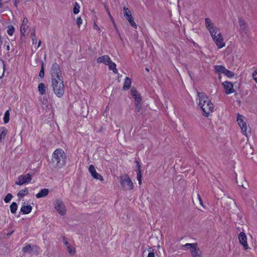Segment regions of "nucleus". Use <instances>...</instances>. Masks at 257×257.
<instances>
[{"instance_id":"obj_1","label":"nucleus","mask_w":257,"mask_h":257,"mask_svg":"<svg viewBox=\"0 0 257 257\" xmlns=\"http://www.w3.org/2000/svg\"><path fill=\"white\" fill-rule=\"evenodd\" d=\"M51 86L55 95L60 98L62 97L65 92L63 78L60 66L58 64L54 63L51 69Z\"/></svg>"},{"instance_id":"obj_2","label":"nucleus","mask_w":257,"mask_h":257,"mask_svg":"<svg viewBox=\"0 0 257 257\" xmlns=\"http://www.w3.org/2000/svg\"><path fill=\"white\" fill-rule=\"evenodd\" d=\"M198 105L204 112V115L208 116L213 111L214 105L211 102L207 95L204 92H198Z\"/></svg>"},{"instance_id":"obj_3","label":"nucleus","mask_w":257,"mask_h":257,"mask_svg":"<svg viewBox=\"0 0 257 257\" xmlns=\"http://www.w3.org/2000/svg\"><path fill=\"white\" fill-rule=\"evenodd\" d=\"M66 159L67 155L62 149H57L52 154V163L57 170L65 166Z\"/></svg>"},{"instance_id":"obj_4","label":"nucleus","mask_w":257,"mask_h":257,"mask_svg":"<svg viewBox=\"0 0 257 257\" xmlns=\"http://www.w3.org/2000/svg\"><path fill=\"white\" fill-rule=\"evenodd\" d=\"M244 116L238 114L237 117V121L241 130L243 134L247 137L248 133H250V129L249 127L246 125V122L244 121Z\"/></svg>"},{"instance_id":"obj_5","label":"nucleus","mask_w":257,"mask_h":257,"mask_svg":"<svg viewBox=\"0 0 257 257\" xmlns=\"http://www.w3.org/2000/svg\"><path fill=\"white\" fill-rule=\"evenodd\" d=\"M120 183L121 186L126 190H132L134 188V184L129 176L125 174L120 178Z\"/></svg>"},{"instance_id":"obj_6","label":"nucleus","mask_w":257,"mask_h":257,"mask_svg":"<svg viewBox=\"0 0 257 257\" xmlns=\"http://www.w3.org/2000/svg\"><path fill=\"white\" fill-rule=\"evenodd\" d=\"M123 11L124 17L128 21L131 26L134 28H137V25L134 20L131 11L127 8L124 7Z\"/></svg>"},{"instance_id":"obj_7","label":"nucleus","mask_w":257,"mask_h":257,"mask_svg":"<svg viewBox=\"0 0 257 257\" xmlns=\"http://www.w3.org/2000/svg\"><path fill=\"white\" fill-rule=\"evenodd\" d=\"M55 208L61 215H64L66 213L65 206L63 202L60 200H56L55 202Z\"/></svg>"},{"instance_id":"obj_8","label":"nucleus","mask_w":257,"mask_h":257,"mask_svg":"<svg viewBox=\"0 0 257 257\" xmlns=\"http://www.w3.org/2000/svg\"><path fill=\"white\" fill-rule=\"evenodd\" d=\"M32 180L31 175L30 174L22 175L18 178V181L16 182L17 185H21L25 183H29Z\"/></svg>"},{"instance_id":"obj_9","label":"nucleus","mask_w":257,"mask_h":257,"mask_svg":"<svg viewBox=\"0 0 257 257\" xmlns=\"http://www.w3.org/2000/svg\"><path fill=\"white\" fill-rule=\"evenodd\" d=\"M212 39L218 49H221L225 46V43L220 32H218L217 36L214 37Z\"/></svg>"},{"instance_id":"obj_10","label":"nucleus","mask_w":257,"mask_h":257,"mask_svg":"<svg viewBox=\"0 0 257 257\" xmlns=\"http://www.w3.org/2000/svg\"><path fill=\"white\" fill-rule=\"evenodd\" d=\"M88 170L89 173L91 174V175L94 179L99 180L101 182L104 181L102 176L96 171L95 167L93 165L89 166Z\"/></svg>"},{"instance_id":"obj_11","label":"nucleus","mask_w":257,"mask_h":257,"mask_svg":"<svg viewBox=\"0 0 257 257\" xmlns=\"http://www.w3.org/2000/svg\"><path fill=\"white\" fill-rule=\"evenodd\" d=\"M238 239L240 243L243 246L244 249L246 250L248 248V246L247 243V237L243 232H241L238 234Z\"/></svg>"},{"instance_id":"obj_12","label":"nucleus","mask_w":257,"mask_h":257,"mask_svg":"<svg viewBox=\"0 0 257 257\" xmlns=\"http://www.w3.org/2000/svg\"><path fill=\"white\" fill-rule=\"evenodd\" d=\"M35 250L36 252H38L39 247L36 245L32 246L31 244H28L23 248V251L24 253H31L33 250Z\"/></svg>"},{"instance_id":"obj_13","label":"nucleus","mask_w":257,"mask_h":257,"mask_svg":"<svg viewBox=\"0 0 257 257\" xmlns=\"http://www.w3.org/2000/svg\"><path fill=\"white\" fill-rule=\"evenodd\" d=\"M223 85L226 93L230 94L234 91L233 84L231 82L225 81L224 83H223Z\"/></svg>"},{"instance_id":"obj_14","label":"nucleus","mask_w":257,"mask_h":257,"mask_svg":"<svg viewBox=\"0 0 257 257\" xmlns=\"http://www.w3.org/2000/svg\"><path fill=\"white\" fill-rule=\"evenodd\" d=\"M238 23L239 25L240 26V29L241 30V31L244 32L245 33H246L248 25L246 23L245 21L241 18H239Z\"/></svg>"},{"instance_id":"obj_15","label":"nucleus","mask_w":257,"mask_h":257,"mask_svg":"<svg viewBox=\"0 0 257 257\" xmlns=\"http://www.w3.org/2000/svg\"><path fill=\"white\" fill-rule=\"evenodd\" d=\"M131 94L132 96L135 99V101H137V100L142 101L141 95L135 87L131 88Z\"/></svg>"},{"instance_id":"obj_16","label":"nucleus","mask_w":257,"mask_h":257,"mask_svg":"<svg viewBox=\"0 0 257 257\" xmlns=\"http://www.w3.org/2000/svg\"><path fill=\"white\" fill-rule=\"evenodd\" d=\"M110 60L111 59L108 55H103L98 57L96 61L97 63H103L106 65L107 63L110 61Z\"/></svg>"},{"instance_id":"obj_17","label":"nucleus","mask_w":257,"mask_h":257,"mask_svg":"<svg viewBox=\"0 0 257 257\" xmlns=\"http://www.w3.org/2000/svg\"><path fill=\"white\" fill-rule=\"evenodd\" d=\"M131 84H132L131 79L130 78H129L128 77H126L124 79L123 86L122 87L123 89L124 90H128L130 88V87L131 86Z\"/></svg>"},{"instance_id":"obj_18","label":"nucleus","mask_w":257,"mask_h":257,"mask_svg":"<svg viewBox=\"0 0 257 257\" xmlns=\"http://www.w3.org/2000/svg\"><path fill=\"white\" fill-rule=\"evenodd\" d=\"M49 190L46 188L41 189L40 192L36 195L37 198L44 197L48 194Z\"/></svg>"},{"instance_id":"obj_19","label":"nucleus","mask_w":257,"mask_h":257,"mask_svg":"<svg viewBox=\"0 0 257 257\" xmlns=\"http://www.w3.org/2000/svg\"><path fill=\"white\" fill-rule=\"evenodd\" d=\"M28 23V19L27 18H25L23 20L22 25L21 27V33L24 34L27 30L28 26L27 24Z\"/></svg>"},{"instance_id":"obj_20","label":"nucleus","mask_w":257,"mask_h":257,"mask_svg":"<svg viewBox=\"0 0 257 257\" xmlns=\"http://www.w3.org/2000/svg\"><path fill=\"white\" fill-rule=\"evenodd\" d=\"M32 207L29 205H23L21 208V211L23 212L24 214H27L30 213L32 211Z\"/></svg>"},{"instance_id":"obj_21","label":"nucleus","mask_w":257,"mask_h":257,"mask_svg":"<svg viewBox=\"0 0 257 257\" xmlns=\"http://www.w3.org/2000/svg\"><path fill=\"white\" fill-rule=\"evenodd\" d=\"M190 252L193 257H201V251L198 246L191 249Z\"/></svg>"},{"instance_id":"obj_22","label":"nucleus","mask_w":257,"mask_h":257,"mask_svg":"<svg viewBox=\"0 0 257 257\" xmlns=\"http://www.w3.org/2000/svg\"><path fill=\"white\" fill-rule=\"evenodd\" d=\"M137 167L138 168V170L137 171V179L139 181V183L140 185L142 184V173L141 170V165L138 161H136Z\"/></svg>"},{"instance_id":"obj_23","label":"nucleus","mask_w":257,"mask_h":257,"mask_svg":"<svg viewBox=\"0 0 257 257\" xmlns=\"http://www.w3.org/2000/svg\"><path fill=\"white\" fill-rule=\"evenodd\" d=\"M109 66V69L110 70H112L114 74H117L118 72V71L117 69L116 68V64L113 62L111 60L109 61L108 63H107V65Z\"/></svg>"},{"instance_id":"obj_24","label":"nucleus","mask_w":257,"mask_h":257,"mask_svg":"<svg viewBox=\"0 0 257 257\" xmlns=\"http://www.w3.org/2000/svg\"><path fill=\"white\" fill-rule=\"evenodd\" d=\"M205 22L206 27L208 30L213 28V27H215L214 26V24L212 23L211 20L209 18H206L205 19Z\"/></svg>"},{"instance_id":"obj_25","label":"nucleus","mask_w":257,"mask_h":257,"mask_svg":"<svg viewBox=\"0 0 257 257\" xmlns=\"http://www.w3.org/2000/svg\"><path fill=\"white\" fill-rule=\"evenodd\" d=\"M38 90L41 95H44L46 93V87L43 83H40L38 85Z\"/></svg>"},{"instance_id":"obj_26","label":"nucleus","mask_w":257,"mask_h":257,"mask_svg":"<svg viewBox=\"0 0 257 257\" xmlns=\"http://www.w3.org/2000/svg\"><path fill=\"white\" fill-rule=\"evenodd\" d=\"M64 243L65 244V245L67 247V251L71 254H74V252H75V249L70 246L69 243H68V241H67L66 240L64 242Z\"/></svg>"},{"instance_id":"obj_27","label":"nucleus","mask_w":257,"mask_h":257,"mask_svg":"<svg viewBox=\"0 0 257 257\" xmlns=\"http://www.w3.org/2000/svg\"><path fill=\"white\" fill-rule=\"evenodd\" d=\"M142 101H138L137 100V101H135V109H136V112H140L141 109H142V104H141Z\"/></svg>"},{"instance_id":"obj_28","label":"nucleus","mask_w":257,"mask_h":257,"mask_svg":"<svg viewBox=\"0 0 257 257\" xmlns=\"http://www.w3.org/2000/svg\"><path fill=\"white\" fill-rule=\"evenodd\" d=\"M209 31L210 33L212 38L217 36V34L219 32H218V29L216 27H213V28H212L210 30H209Z\"/></svg>"},{"instance_id":"obj_29","label":"nucleus","mask_w":257,"mask_h":257,"mask_svg":"<svg viewBox=\"0 0 257 257\" xmlns=\"http://www.w3.org/2000/svg\"><path fill=\"white\" fill-rule=\"evenodd\" d=\"M8 134V131L5 127L3 128V131L0 134V143L2 142V140L5 138Z\"/></svg>"},{"instance_id":"obj_30","label":"nucleus","mask_w":257,"mask_h":257,"mask_svg":"<svg viewBox=\"0 0 257 257\" xmlns=\"http://www.w3.org/2000/svg\"><path fill=\"white\" fill-rule=\"evenodd\" d=\"M18 209V205L16 202H13L10 205V210L12 213H15Z\"/></svg>"},{"instance_id":"obj_31","label":"nucleus","mask_w":257,"mask_h":257,"mask_svg":"<svg viewBox=\"0 0 257 257\" xmlns=\"http://www.w3.org/2000/svg\"><path fill=\"white\" fill-rule=\"evenodd\" d=\"M28 193V191L27 188L20 190L18 193L19 197H23Z\"/></svg>"},{"instance_id":"obj_32","label":"nucleus","mask_w":257,"mask_h":257,"mask_svg":"<svg viewBox=\"0 0 257 257\" xmlns=\"http://www.w3.org/2000/svg\"><path fill=\"white\" fill-rule=\"evenodd\" d=\"M10 111L8 110L5 113L4 117V122L5 123H7L10 120Z\"/></svg>"},{"instance_id":"obj_33","label":"nucleus","mask_w":257,"mask_h":257,"mask_svg":"<svg viewBox=\"0 0 257 257\" xmlns=\"http://www.w3.org/2000/svg\"><path fill=\"white\" fill-rule=\"evenodd\" d=\"M104 8H105V9L108 14V15L109 16V17L110 18V19L111 20V21H112V22L114 24V19L113 18V17H112L111 14H110V12L109 11V8L108 7V6H107V5L105 3H104Z\"/></svg>"},{"instance_id":"obj_34","label":"nucleus","mask_w":257,"mask_h":257,"mask_svg":"<svg viewBox=\"0 0 257 257\" xmlns=\"http://www.w3.org/2000/svg\"><path fill=\"white\" fill-rule=\"evenodd\" d=\"M226 68L225 67L222 65H217L215 66V70L217 72H219L222 73H224L225 70H226Z\"/></svg>"},{"instance_id":"obj_35","label":"nucleus","mask_w":257,"mask_h":257,"mask_svg":"<svg viewBox=\"0 0 257 257\" xmlns=\"http://www.w3.org/2000/svg\"><path fill=\"white\" fill-rule=\"evenodd\" d=\"M197 246V243H186L182 246V247H185L188 248H191V249H193L195 248V247Z\"/></svg>"},{"instance_id":"obj_36","label":"nucleus","mask_w":257,"mask_h":257,"mask_svg":"<svg viewBox=\"0 0 257 257\" xmlns=\"http://www.w3.org/2000/svg\"><path fill=\"white\" fill-rule=\"evenodd\" d=\"M79 9H80V7H79V5L78 4V3L77 2H76L75 3L73 10V13L74 14H77L79 12Z\"/></svg>"},{"instance_id":"obj_37","label":"nucleus","mask_w":257,"mask_h":257,"mask_svg":"<svg viewBox=\"0 0 257 257\" xmlns=\"http://www.w3.org/2000/svg\"><path fill=\"white\" fill-rule=\"evenodd\" d=\"M14 31H15L14 27L13 26H9L8 27L7 33L9 35L12 36L14 32Z\"/></svg>"},{"instance_id":"obj_38","label":"nucleus","mask_w":257,"mask_h":257,"mask_svg":"<svg viewBox=\"0 0 257 257\" xmlns=\"http://www.w3.org/2000/svg\"><path fill=\"white\" fill-rule=\"evenodd\" d=\"M32 40L33 44H36L37 43V39H36V35L35 34V28L33 29V32L32 33Z\"/></svg>"},{"instance_id":"obj_39","label":"nucleus","mask_w":257,"mask_h":257,"mask_svg":"<svg viewBox=\"0 0 257 257\" xmlns=\"http://www.w3.org/2000/svg\"><path fill=\"white\" fill-rule=\"evenodd\" d=\"M13 198V195L11 193H8L6 196L4 198V201L6 203L9 202L12 198Z\"/></svg>"},{"instance_id":"obj_40","label":"nucleus","mask_w":257,"mask_h":257,"mask_svg":"<svg viewBox=\"0 0 257 257\" xmlns=\"http://www.w3.org/2000/svg\"><path fill=\"white\" fill-rule=\"evenodd\" d=\"M224 74L230 78L233 77L234 75V73L233 72L230 71L227 69H226V70H225Z\"/></svg>"},{"instance_id":"obj_41","label":"nucleus","mask_w":257,"mask_h":257,"mask_svg":"<svg viewBox=\"0 0 257 257\" xmlns=\"http://www.w3.org/2000/svg\"><path fill=\"white\" fill-rule=\"evenodd\" d=\"M39 76L41 78H43L44 76V66H43V64H42V65L41 69L39 72Z\"/></svg>"},{"instance_id":"obj_42","label":"nucleus","mask_w":257,"mask_h":257,"mask_svg":"<svg viewBox=\"0 0 257 257\" xmlns=\"http://www.w3.org/2000/svg\"><path fill=\"white\" fill-rule=\"evenodd\" d=\"M252 78L257 83V69L253 72Z\"/></svg>"},{"instance_id":"obj_43","label":"nucleus","mask_w":257,"mask_h":257,"mask_svg":"<svg viewBox=\"0 0 257 257\" xmlns=\"http://www.w3.org/2000/svg\"><path fill=\"white\" fill-rule=\"evenodd\" d=\"M76 23H77V24L78 25V26L79 27H80V25H81L82 23V20L81 18V17H78L77 18Z\"/></svg>"},{"instance_id":"obj_44","label":"nucleus","mask_w":257,"mask_h":257,"mask_svg":"<svg viewBox=\"0 0 257 257\" xmlns=\"http://www.w3.org/2000/svg\"><path fill=\"white\" fill-rule=\"evenodd\" d=\"M93 28H94V29L96 30L97 31H99L100 30L99 27H98V26L95 23H94V24Z\"/></svg>"},{"instance_id":"obj_45","label":"nucleus","mask_w":257,"mask_h":257,"mask_svg":"<svg viewBox=\"0 0 257 257\" xmlns=\"http://www.w3.org/2000/svg\"><path fill=\"white\" fill-rule=\"evenodd\" d=\"M197 196H198V199H199V202H200V204H201L202 206H203V205H202V204H203V201H202V199H201V198L199 194H198V195H197Z\"/></svg>"},{"instance_id":"obj_46","label":"nucleus","mask_w":257,"mask_h":257,"mask_svg":"<svg viewBox=\"0 0 257 257\" xmlns=\"http://www.w3.org/2000/svg\"><path fill=\"white\" fill-rule=\"evenodd\" d=\"M147 257H155V254L153 252H149Z\"/></svg>"},{"instance_id":"obj_47","label":"nucleus","mask_w":257,"mask_h":257,"mask_svg":"<svg viewBox=\"0 0 257 257\" xmlns=\"http://www.w3.org/2000/svg\"><path fill=\"white\" fill-rule=\"evenodd\" d=\"M3 73L2 75L0 76L1 78H2L4 75V73L5 68V64L4 61H3Z\"/></svg>"},{"instance_id":"obj_48","label":"nucleus","mask_w":257,"mask_h":257,"mask_svg":"<svg viewBox=\"0 0 257 257\" xmlns=\"http://www.w3.org/2000/svg\"><path fill=\"white\" fill-rule=\"evenodd\" d=\"M19 2V0H15L14 5L16 7H17V3Z\"/></svg>"},{"instance_id":"obj_49","label":"nucleus","mask_w":257,"mask_h":257,"mask_svg":"<svg viewBox=\"0 0 257 257\" xmlns=\"http://www.w3.org/2000/svg\"><path fill=\"white\" fill-rule=\"evenodd\" d=\"M41 42L40 41L38 43V48H39L41 45Z\"/></svg>"},{"instance_id":"obj_50","label":"nucleus","mask_w":257,"mask_h":257,"mask_svg":"<svg viewBox=\"0 0 257 257\" xmlns=\"http://www.w3.org/2000/svg\"><path fill=\"white\" fill-rule=\"evenodd\" d=\"M7 50H10V46H8L7 47Z\"/></svg>"},{"instance_id":"obj_51","label":"nucleus","mask_w":257,"mask_h":257,"mask_svg":"<svg viewBox=\"0 0 257 257\" xmlns=\"http://www.w3.org/2000/svg\"><path fill=\"white\" fill-rule=\"evenodd\" d=\"M146 69V70L147 71H148V72H149V69L148 68H147H147H146V69Z\"/></svg>"},{"instance_id":"obj_52","label":"nucleus","mask_w":257,"mask_h":257,"mask_svg":"<svg viewBox=\"0 0 257 257\" xmlns=\"http://www.w3.org/2000/svg\"><path fill=\"white\" fill-rule=\"evenodd\" d=\"M2 7V4L0 3V8Z\"/></svg>"}]
</instances>
